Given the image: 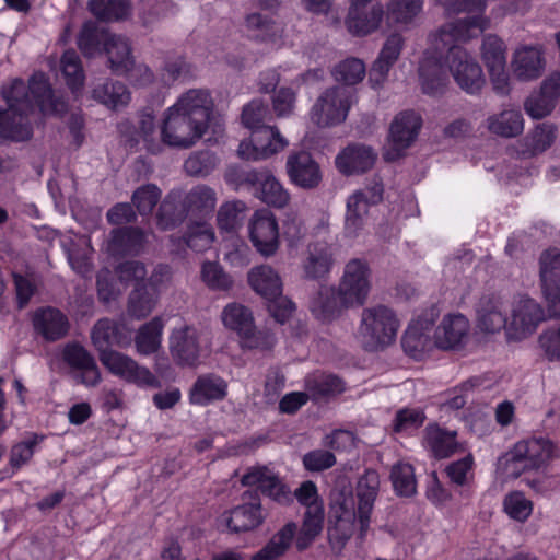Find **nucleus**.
Wrapping results in <instances>:
<instances>
[{
  "label": "nucleus",
  "instance_id": "5701e85b",
  "mask_svg": "<svg viewBox=\"0 0 560 560\" xmlns=\"http://www.w3.org/2000/svg\"><path fill=\"white\" fill-rule=\"evenodd\" d=\"M489 25V20L485 16L471 15L464 19H457L444 24L435 34L445 45L450 40L467 42L483 32Z\"/></svg>",
  "mask_w": 560,
  "mask_h": 560
},
{
  "label": "nucleus",
  "instance_id": "0eeeda50",
  "mask_svg": "<svg viewBox=\"0 0 560 560\" xmlns=\"http://www.w3.org/2000/svg\"><path fill=\"white\" fill-rule=\"evenodd\" d=\"M353 102V92L347 86L326 89L311 109V119L318 127H331L343 122Z\"/></svg>",
  "mask_w": 560,
  "mask_h": 560
},
{
  "label": "nucleus",
  "instance_id": "473e14b6",
  "mask_svg": "<svg viewBox=\"0 0 560 560\" xmlns=\"http://www.w3.org/2000/svg\"><path fill=\"white\" fill-rule=\"evenodd\" d=\"M246 26L256 31V39L272 47H280L283 44L284 26L281 22L275 21L261 13H250L246 16Z\"/></svg>",
  "mask_w": 560,
  "mask_h": 560
},
{
  "label": "nucleus",
  "instance_id": "58836bf2",
  "mask_svg": "<svg viewBox=\"0 0 560 560\" xmlns=\"http://www.w3.org/2000/svg\"><path fill=\"white\" fill-rule=\"evenodd\" d=\"M305 388L313 399H320L341 394L345 383L336 375L316 372L306 377Z\"/></svg>",
  "mask_w": 560,
  "mask_h": 560
},
{
  "label": "nucleus",
  "instance_id": "680f3d73",
  "mask_svg": "<svg viewBox=\"0 0 560 560\" xmlns=\"http://www.w3.org/2000/svg\"><path fill=\"white\" fill-rule=\"evenodd\" d=\"M276 337L268 329H256L253 324L249 331L240 337L242 348L249 350L269 351L276 345Z\"/></svg>",
  "mask_w": 560,
  "mask_h": 560
},
{
  "label": "nucleus",
  "instance_id": "aec40b11",
  "mask_svg": "<svg viewBox=\"0 0 560 560\" xmlns=\"http://www.w3.org/2000/svg\"><path fill=\"white\" fill-rule=\"evenodd\" d=\"M351 306L345 305L338 288L322 285L310 302V311L323 323H329Z\"/></svg>",
  "mask_w": 560,
  "mask_h": 560
},
{
  "label": "nucleus",
  "instance_id": "ddd939ff",
  "mask_svg": "<svg viewBox=\"0 0 560 560\" xmlns=\"http://www.w3.org/2000/svg\"><path fill=\"white\" fill-rule=\"evenodd\" d=\"M545 319V311L534 299L521 296L512 305V318L508 325V336L515 340H522L532 335Z\"/></svg>",
  "mask_w": 560,
  "mask_h": 560
},
{
  "label": "nucleus",
  "instance_id": "7ed1b4c3",
  "mask_svg": "<svg viewBox=\"0 0 560 560\" xmlns=\"http://www.w3.org/2000/svg\"><path fill=\"white\" fill-rule=\"evenodd\" d=\"M213 100L208 90L191 89L183 93L164 112L161 140L176 149L192 147L207 131Z\"/></svg>",
  "mask_w": 560,
  "mask_h": 560
},
{
  "label": "nucleus",
  "instance_id": "79ce46f5",
  "mask_svg": "<svg viewBox=\"0 0 560 560\" xmlns=\"http://www.w3.org/2000/svg\"><path fill=\"white\" fill-rule=\"evenodd\" d=\"M159 295L148 289L144 283L136 284L128 299V314L137 319L149 316L155 308Z\"/></svg>",
  "mask_w": 560,
  "mask_h": 560
},
{
  "label": "nucleus",
  "instance_id": "4468645a",
  "mask_svg": "<svg viewBox=\"0 0 560 560\" xmlns=\"http://www.w3.org/2000/svg\"><path fill=\"white\" fill-rule=\"evenodd\" d=\"M477 327L487 334L508 329V305L499 293L482 294L476 304Z\"/></svg>",
  "mask_w": 560,
  "mask_h": 560
},
{
  "label": "nucleus",
  "instance_id": "9b49d317",
  "mask_svg": "<svg viewBox=\"0 0 560 560\" xmlns=\"http://www.w3.org/2000/svg\"><path fill=\"white\" fill-rule=\"evenodd\" d=\"M242 503L225 512L222 517L232 533L250 532L261 526L267 513L256 490H247L241 497Z\"/></svg>",
  "mask_w": 560,
  "mask_h": 560
},
{
  "label": "nucleus",
  "instance_id": "8fccbe9b",
  "mask_svg": "<svg viewBox=\"0 0 560 560\" xmlns=\"http://www.w3.org/2000/svg\"><path fill=\"white\" fill-rule=\"evenodd\" d=\"M60 62L67 85L72 92L80 91L84 83V72L79 55L73 49L66 50Z\"/></svg>",
  "mask_w": 560,
  "mask_h": 560
},
{
  "label": "nucleus",
  "instance_id": "6ab92c4d",
  "mask_svg": "<svg viewBox=\"0 0 560 560\" xmlns=\"http://www.w3.org/2000/svg\"><path fill=\"white\" fill-rule=\"evenodd\" d=\"M65 362L81 371V382L94 387L101 382V372L93 355L77 342L68 343L62 353Z\"/></svg>",
  "mask_w": 560,
  "mask_h": 560
},
{
  "label": "nucleus",
  "instance_id": "cd10ccee",
  "mask_svg": "<svg viewBox=\"0 0 560 560\" xmlns=\"http://www.w3.org/2000/svg\"><path fill=\"white\" fill-rule=\"evenodd\" d=\"M335 261L329 247H307L301 261L303 277L308 280L324 279L330 273Z\"/></svg>",
  "mask_w": 560,
  "mask_h": 560
},
{
  "label": "nucleus",
  "instance_id": "423d86ee",
  "mask_svg": "<svg viewBox=\"0 0 560 560\" xmlns=\"http://www.w3.org/2000/svg\"><path fill=\"white\" fill-rule=\"evenodd\" d=\"M225 179L237 187H247L256 198L270 207L282 209L290 201L289 191L268 170L231 168Z\"/></svg>",
  "mask_w": 560,
  "mask_h": 560
},
{
  "label": "nucleus",
  "instance_id": "49530a36",
  "mask_svg": "<svg viewBox=\"0 0 560 560\" xmlns=\"http://www.w3.org/2000/svg\"><path fill=\"white\" fill-rule=\"evenodd\" d=\"M215 192L208 186L194 187L185 198V206L189 213L208 214L215 208Z\"/></svg>",
  "mask_w": 560,
  "mask_h": 560
},
{
  "label": "nucleus",
  "instance_id": "20e7f679",
  "mask_svg": "<svg viewBox=\"0 0 560 560\" xmlns=\"http://www.w3.org/2000/svg\"><path fill=\"white\" fill-rule=\"evenodd\" d=\"M399 328L400 319L393 308L372 305L361 312L357 339L365 351H382L396 341Z\"/></svg>",
  "mask_w": 560,
  "mask_h": 560
},
{
  "label": "nucleus",
  "instance_id": "e2e57ef3",
  "mask_svg": "<svg viewBox=\"0 0 560 560\" xmlns=\"http://www.w3.org/2000/svg\"><path fill=\"white\" fill-rule=\"evenodd\" d=\"M215 165V155L208 150H203L190 154L184 163V168L191 176H206Z\"/></svg>",
  "mask_w": 560,
  "mask_h": 560
},
{
  "label": "nucleus",
  "instance_id": "69168bd1",
  "mask_svg": "<svg viewBox=\"0 0 560 560\" xmlns=\"http://www.w3.org/2000/svg\"><path fill=\"white\" fill-rule=\"evenodd\" d=\"M503 505L508 515L518 522L526 521L533 511L532 502L520 491L509 493Z\"/></svg>",
  "mask_w": 560,
  "mask_h": 560
},
{
  "label": "nucleus",
  "instance_id": "a211bd4d",
  "mask_svg": "<svg viewBox=\"0 0 560 560\" xmlns=\"http://www.w3.org/2000/svg\"><path fill=\"white\" fill-rule=\"evenodd\" d=\"M402 48L404 38L400 34L394 33L386 38L378 57L373 62L369 72V81L373 88L376 89L384 83L389 70L398 60Z\"/></svg>",
  "mask_w": 560,
  "mask_h": 560
},
{
  "label": "nucleus",
  "instance_id": "c756f323",
  "mask_svg": "<svg viewBox=\"0 0 560 560\" xmlns=\"http://www.w3.org/2000/svg\"><path fill=\"white\" fill-rule=\"evenodd\" d=\"M512 66L517 79H537L544 70L542 52L538 47L524 46L515 51Z\"/></svg>",
  "mask_w": 560,
  "mask_h": 560
},
{
  "label": "nucleus",
  "instance_id": "dca6fc26",
  "mask_svg": "<svg viewBox=\"0 0 560 560\" xmlns=\"http://www.w3.org/2000/svg\"><path fill=\"white\" fill-rule=\"evenodd\" d=\"M285 167L291 182L301 188L313 189L322 180L319 165L306 151L291 153Z\"/></svg>",
  "mask_w": 560,
  "mask_h": 560
},
{
  "label": "nucleus",
  "instance_id": "1a4fd4ad",
  "mask_svg": "<svg viewBox=\"0 0 560 560\" xmlns=\"http://www.w3.org/2000/svg\"><path fill=\"white\" fill-rule=\"evenodd\" d=\"M100 361L112 374L127 383L142 388H160L162 386L158 375L127 354L116 350L104 351L100 353Z\"/></svg>",
  "mask_w": 560,
  "mask_h": 560
},
{
  "label": "nucleus",
  "instance_id": "c9c22d12",
  "mask_svg": "<svg viewBox=\"0 0 560 560\" xmlns=\"http://www.w3.org/2000/svg\"><path fill=\"white\" fill-rule=\"evenodd\" d=\"M487 128L503 138L517 137L524 130L523 115L517 109H504L487 118Z\"/></svg>",
  "mask_w": 560,
  "mask_h": 560
},
{
  "label": "nucleus",
  "instance_id": "bf43d9fd",
  "mask_svg": "<svg viewBox=\"0 0 560 560\" xmlns=\"http://www.w3.org/2000/svg\"><path fill=\"white\" fill-rule=\"evenodd\" d=\"M201 279L211 290L229 291L233 287V279L223 268L212 261H206L201 268Z\"/></svg>",
  "mask_w": 560,
  "mask_h": 560
},
{
  "label": "nucleus",
  "instance_id": "37998d69",
  "mask_svg": "<svg viewBox=\"0 0 560 560\" xmlns=\"http://www.w3.org/2000/svg\"><path fill=\"white\" fill-rule=\"evenodd\" d=\"M110 35L100 31L95 22L89 21L80 31L78 46L85 57L92 58L104 49V43Z\"/></svg>",
  "mask_w": 560,
  "mask_h": 560
},
{
  "label": "nucleus",
  "instance_id": "6e6552de",
  "mask_svg": "<svg viewBox=\"0 0 560 560\" xmlns=\"http://www.w3.org/2000/svg\"><path fill=\"white\" fill-rule=\"evenodd\" d=\"M446 65L463 91L470 95L480 93L486 83L482 69L464 47L452 45L446 54Z\"/></svg>",
  "mask_w": 560,
  "mask_h": 560
},
{
  "label": "nucleus",
  "instance_id": "5fc2aeb1",
  "mask_svg": "<svg viewBox=\"0 0 560 560\" xmlns=\"http://www.w3.org/2000/svg\"><path fill=\"white\" fill-rule=\"evenodd\" d=\"M360 195H351L347 200V212L345 219V232L349 236L357 235L364 225L368 214V207L360 202Z\"/></svg>",
  "mask_w": 560,
  "mask_h": 560
},
{
  "label": "nucleus",
  "instance_id": "39448f33",
  "mask_svg": "<svg viewBox=\"0 0 560 560\" xmlns=\"http://www.w3.org/2000/svg\"><path fill=\"white\" fill-rule=\"evenodd\" d=\"M559 455V448L549 439L534 436L515 443L500 459V465L508 476L518 478L522 471L546 467Z\"/></svg>",
  "mask_w": 560,
  "mask_h": 560
},
{
  "label": "nucleus",
  "instance_id": "4be33fe9",
  "mask_svg": "<svg viewBox=\"0 0 560 560\" xmlns=\"http://www.w3.org/2000/svg\"><path fill=\"white\" fill-rule=\"evenodd\" d=\"M422 126L420 115L412 110H406L398 114L390 125L389 138L396 155L411 145L416 140Z\"/></svg>",
  "mask_w": 560,
  "mask_h": 560
},
{
  "label": "nucleus",
  "instance_id": "338daca9",
  "mask_svg": "<svg viewBox=\"0 0 560 560\" xmlns=\"http://www.w3.org/2000/svg\"><path fill=\"white\" fill-rule=\"evenodd\" d=\"M269 117L268 106L261 100H253L244 106L242 112V124L249 130L267 126Z\"/></svg>",
  "mask_w": 560,
  "mask_h": 560
},
{
  "label": "nucleus",
  "instance_id": "9d476101",
  "mask_svg": "<svg viewBox=\"0 0 560 560\" xmlns=\"http://www.w3.org/2000/svg\"><path fill=\"white\" fill-rule=\"evenodd\" d=\"M337 288L345 305L351 307L363 305L371 290L369 265L359 258L348 261Z\"/></svg>",
  "mask_w": 560,
  "mask_h": 560
},
{
  "label": "nucleus",
  "instance_id": "13d9d810",
  "mask_svg": "<svg viewBox=\"0 0 560 560\" xmlns=\"http://www.w3.org/2000/svg\"><path fill=\"white\" fill-rule=\"evenodd\" d=\"M154 241L151 231L138 226H122L113 231L110 245H149Z\"/></svg>",
  "mask_w": 560,
  "mask_h": 560
},
{
  "label": "nucleus",
  "instance_id": "4c0bfd02",
  "mask_svg": "<svg viewBox=\"0 0 560 560\" xmlns=\"http://www.w3.org/2000/svg\"><path fill=\"white\" fill-rule=\"evenodd\" d=\"M91 339L100 353L104 351H113L110 346H121L124 336L120 326L113 319L101 318L92 328Z\"/></svg>",
  "mask_w": 560,
  "mask_h": 560
},
{
  "label": "nucleus",
  "instance_id": "603ef678",
  "mask_svg": "<svg viewBox=\"0 0 560 560\" xmlns=\"http://www.w3.org/2000/svg\"><path fill=\"white\" fill-rule=\"evenodd\" d=\"M422 0H390L387 20L397 24L410 23L422 10Z\"/></svg>",
  "mask_w": 560,
  "mask_h": 560
},
{
  "label": "nucleus",
  "instance_id": "c85d7f7f",
  "mask_svg": "<svg viewBox=\"0 0 560 560\" xmlns=\"http://www.w3.org/2000/svg\"><path fill=\"white\" fill-rule=\"evenodd\" d=\"M248 233L253 245H278L279 226L275 214L268 209L255 211Z\"/></svg>",
  "mask_w": 560,
  "mask_h": 560
},
{
  "label": "nucleus",
  "instance_id": "de8ad7c7",
  "mask_svg": "<svg viewBox=\"0 0 560 560\" xmlns=\"http://www.w3.org/2000/svg\"><path fill=\"white\" fill-rule=\"evenodd\" d=\"M324 522V508H311L305 511L300 535L296 539L299 550H304L322 532Z\"/></svg>",
  "mask_w": 560,
  "mask_h": 560
},
{
  "label": "nucleus",
  "instance_id": "bb28decb",
  "mask_svg": "<svg viewBox=\"0 0 560 560\" xmlns=\"http://www.w3.org/2000/svg\"><path fill=\"white\" fill-rule=\"evenodd\" d=\"M383 15L384 11L380 4L366 10L364 4L351 3L346 19V26L352 35L365 36L380 26Z\"/></svg>",
  "mask_w": 560,
  "mask_h": 560
},
{
  "label": "nucleus",
  "instance_id": "f3484780",
  "mask_svg": "<svg viewBox=\"0 0 560 560\" xmlns=\"http://www.w3.org/2000/svg\"><path fill=\"white\" fill-rule=\"evenodd\" d=\"M470 324L459 313L447 314L434 331V346L443 350L460 347L468 338Z\"/></svg>",
  "mask_w": 560,
  "mask_h": 560
},
{
  "label": "nucleus",
  "instance_id": "2eb2a0df",
  "mask_svg": "<svg viewBox=\"0 0 560 560\" xmlns=\"http://www.w3.org/2000/svg\"><path fill=\"white\" fill-rule=\"evenodd\" d=\"M170 350L178 365H196L201 352L200 334L191 326L174 329L170 338Z\"/></svg>",
  "mask_w": 560,
  "mask_h": 560
},
{
  "label": "nucleus",
  "instance_id": "2f4dec72",
  "mask_svg": "<svg viewBox=\"0 0 560 560\" xmlns=\"http://www.w3.org/2000/svg\"><path fill=\"white\" fill-rule=\"evenodd\" d=\"M92 97L109 109L125 107L130 102V92L127 86L112 79H105L94 84Z\"/></svg>",
  "mask_w": 560,
  "mask_h": 560
},
{
  "label": "nucleus",
  "instance_id": "864d4df0",
  "mask_svg": "<svg viewBox=\"0 0 560 560\" xmlns=\"http://www.w3.org/2000/svg\"><path fill=\"white\" fill-rule=\"evenodd\" d=\"M540 280L542 285H560V249L549 247L540 256Z\"/></svg>",
  "mask_w": 560,
  "mask_h": 560
},
{
  "label": "nucleus",
  "instance_id": "f03ea898",
  "mask_svg": "<svg viewBox=\"0 0 560 560\" xmlns=\"http://www.w3.org/2000/svg\"><path fill=\"white\" fill-rule=\"evenodd\" d=\"M380 478L375 470H368L358 481L355 497L348 486L336 487L330 492V516L334 527L330 536L343 546L359 524V538L363 540L370 529L371 514L378 494Z\"/></svg>",
  "mask_w": 560,
  "mask_h": 560
},
{
  "label": "nucleus",
  "instance_id": "09e8293b",
  "mask_svg": "<svg viewBox=\"0 0 560 560\" xmlns=\"http://www.w3.org/2000/svg\"><path fill=\"white\" fill-rule=\"evenodd\" d=\"M404 351L413 359H421L434 346V338L430 334L419 330V327L409 326L401 339Z\"/></svg>",
  "mask_w": 560,
  "mask_h": 560
},
{
  "label": "nucleus",
  "instance_id": "f257e3e1",
  "mask_svg": "<svg viewBox=\"0 0 560 560\" xmlns=\"http://www.w3.org/2000/svg\"><path fill=\"white\" fill-rule=\"evenodd\" d=\"M1 95L8 107L0 108V140L28 141L33 137L30 115L38 108L43 115H61L67 110L62 95L56 94L44 73H35L28 83L14 79Z\"/></svg>",
  "mask_w": 560,
  "mask_h": 560
},
{
  "label": "nucleus",
  "instance_id": "774afa93",
  "mask_svg": "<svg viewBox=\"0 0 560 560\" xmlns=\"http://www.w3.org/2000/svg\"><path fill=\"white\" fill-rule=\"evenodd\" d=\"M538 347L548 361L560 360V331L558 326L545 329L539 335Z\"/></svg>",
  "mask_w": 560,
  "mask_h": 560
},
{
  "label": "nucleus",
  "instance_id": "052dcab7",
  "mask_svg": "<svg viewBox=\"0 0 560 560\" xmlns=\"http://www.w3.org/2000/svg\"><path fill=\"white\" fill-rule=\"evenodd\" d=\"M245 209V203L240 200L223 203L217 215L219 229L224 232L235 231L243 219Z\"/></svg>",
  "mask_w": 560,
  "mask_h": 560
},
{
  "label": "nucleus",
  "instance_id": "a18cd8bd",
  "mask_svg": "<svg viewBox=\"0 0 560 560\" xmlns=\"http://www.w3.org/2000/svg\"><path fill=\"white\" fill-rule=\"evenodd\" d=\"M155 135V119L152 113L143 112L139 115L137 127L129 136L130 145L133 147L140 141H143L145 148L151 153L160 152V144L154 138Z\"/></svg>",
  "mask_w": 560,
  "mask_h": 560
},
{
  "label": "nucleus",
  "instance_id": "393cba45",
  "mask_svg": "<svg viewBox=\"0 0 560 560\" xmlns=\"http://www.w3.org/2000/svg\"><path fill=\"white\" fill-rule=\"evenodd\" d=\"M376 160L372 148L363 144H351L336 156V166L340 173L352 175L370 170Z\"/></svg>",
  "mask_w": 560,
  "mask_h": 560
},
{
  "label": "nucleus",
  "instance_id": "c03bdc74",
  "mask_svg": "<svg viewBox=\"0 0 560 560\" xmlns=\"http://www.w3.org/2000/svg\"><path fill=\"white\" fill-rule=\"evenodd\" d=\"M223 325L237 332L241 337L246 331H249L254 323V317L250 310L240 303L228 304L221 314Z\"/></svg>",
  "mask_w": 560,
  "mask_h": 560
},
{
  "label": "nucleus",
  "instance_id": "a878e982",
  "mask_svg": "<svg viewBox=\"0 0 560 560\" xmlns=\"http://www.w3.org/2000/svg\"><path fill=\"white\" fill-rule=\"evenodd\" d=\"M419 79L424 94L439 95L447 83V74L440 59L427 51L419 65Z\"/></svg>",
  "mask_w": 560,
  "mask_h": 560
},
{
  "label": "nucleus",
  "instance_id": "6e6d98bb",
  "mask_svg": "<svg viewBox=\"0 0 560 560\" xmlns=\"http://www.w3.org/2000/svg\"><path fill=\"white\" fill-rule=\"evenodd\" d=\"M390 479L395 492L400 497H410L416 493V479L413 467L409 464L394 465L390 472Z\"/></svg>",
  "mask_w": 560,
  "mask_h": 560
},
{
  "label": "nucleus",
  "instance_id": "f704fd0d",
  "mask_svg": "<svg viewBox=\"0 0 560 560\" xmlns=\"http://www.w3.org/2000/svg\"><path fill=\"white\" fill-rule=\"evenodd\" d=\"M250 287L265 299L272 301L281 296L282 283L278 273L268 266H259L248 273Z\"/></svg>",
  "mask_w": 560,
  "mask_h": 560
},
{
  "label": "nucleus",
  "instance_id": "f8f14e48",
  "mask_svg": "<svg viewBox=\"0 0 560 560\" xmlns=\"http://www.w3.org/2000/svg\"><path fill=\"white\" fill-rule=\"evenodd\" d=\"M288 141L280 135L276 127L260 126L250 130L248 140H243L237 149V154L243 160H266L282 151Z\"/></svg>",
  "mask_w": 560,
  "mask_h": 560
},
{
  "label": "nucleus",
  "instance_id": "72a5a7b5",
  "mask_svg": "<svg viewBox=\"0 0 560 560\" xmlns=\"http://www.w3.org/2000/svg\"><path fill=\"white\" fill-rule=\"evenodd\" d=\"M104 51L107 55L110 70L122 75L127 73L135 60L131 55V47L127 38L112 34L104 43Z\"/></svg>",
  "mask_w": 560,
  "mask_h": 560
},
{
  "label": "nucleus",
  "instance_id": "3c124183",
  "mask_svg": "<svg viewBox=\"0 0 560 560\" xmlns=\"http://www.w3.org/2000/svg\"><path fill=\"white\" fill-rule=\"evenodd\" d=\"M366 69L362 60L358 58H347L335 66L331 74L337 82L347 86L354 85L363 80Z\"/></svg>",
  "mask_w": 560,
  "mask_h": 560
},
{
  "label": "nucleus",
  "instance_id": "412c9836",
  "mask_svg": "<svg viewBox=\"0 0 560 560\" xmlns=\"http://www.w3.org/2000/svg\"><path fill=\"white\" fill-rule=\"evenodd\" d=\"M228 395V382L214 373L197 377L189 390V401L192 405L207 406L223 400Z\"/></svg>",
  "mask_w": 560,
  "mask_h": 560
},
{
  "label": "nucleus",
  "instance_id": "4d7b16f0",
  "mask_svg": "<svg viewBox=\"0 0 560 560\" xmlns=\"http://www.w3.org/2000/svg\"><path fill=\"white\" fill-rule=\"evenodd\" d=\"M481 57L487 69L506 66L505 46L502 39L491 34L485 36L481 45Z\"/></svg>",
  "mask_w": 560,
  "mask_h": 560
},
{
  "label": "nucleus",
  "instance_id": "0e129e2a",
  "mask_svg": "<svg viewBox=\"0 0 560 560\" xmlns=\"http://www.w3.org/2000/svg\"><path fill=\"white\" fill-rule=\"evenodd\" d=\"M161 198V190L154 184H147L137 188L132 195V203L141 215L151 213Z\"/></svg>",
  "mask_w": 560,
  "mask_h": 560
},
{
  "label": "nucleus",
  "instance_id": "a19ab883",
  "mask_svg": "<svg viewBox=\"0 0 560 560\" xmlns=\"http://www.w3.org/2000/svg\"><path fill=\"white\" fill-rule=\"evenodd\" d=\"M162 330L163 323L159 317H154L142 325L135 338L137 352L141 355H150L156 352L161 347Z\"/></svg>",
  "mask_w": 560,
  "mask_h": 560
},
{
  "label": "nucleus",
  "instance_id": "ea45409f",
  "mask_svg": "<svg viewBox=\"0 0 560 560\" xmlns=\"http://www.w3.org/2000/svg\"><path fill=\"white\" fill-rule=\"evenodd\" d=\"M296 524L290 522L278 530L269 542L253 556V560H277L290 547L296 534Z\"/></svg>",
  "mask_w": 560,
  "mask_h": 560
},
{
  "label": "nucleus",
  "instance_id": "7c9ffc66",
  "mask_svg": "<svg viewBox=\"0 0 560 560\" xmlns=\"http://www.w3.org/2000/svg\"><path fill=\"white\" fill-rule=\"evenodd\" d=\"M424 445L434 457L446 458L457 453L462 445L456 441L455 431H446L436 424H429L424 430Z\"/></svg>",
  "mask_w": 560,
  "mask_h": 560
},
{
  "label": "nucleus",
  "instance_id": "b1692460",
  "mask_svg": "<svg viewBox=\"0 0 560 560\" xmlns=\"http://www.w3.org/2000/svg\"><path fill=\"white\" fill-rule=\"evenodd\" d=\"M33 325L36 332L50 342L66 337L70 327L67 316L54 307L36 311Z\"/></svg>",
  "mask_w": 560,
  "mask_h": 560
},
{
  "label": "nucleus",
  "instance_id": "e433bc0d",
  "mask_svg": "<svg viewBox=\"0 0 560 560\" xmlns=\"http://www.w3.org/2000/svg\"><path fill=\"white\" fill-rule=\"evenodd\" d=\"M88 9L97 21L105 23L126 20L132 11L129 0H89Z\"/></svg>",
  "mask_w": 560,
  "mask_h": 560
}]
</instances>
